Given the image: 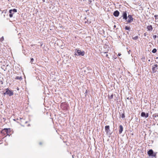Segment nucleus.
Returning <instances> with one entry per match:
<instances>
[{"mask_svg": "<svg viewBox=\"0 0 158 158\" xmlns=\"http://www.w3.org/2000/svg\"><path fill=\"white\" fill-rule=\"evenodd\" d=\"M22 79L21 77H19V76H17L15 78V79H17V80H21Z\"/></svg>", "mask_w": 158, "mask_h": 158, "instance_id": "19", "label": "nucleus"}, {"mask_svg": "<svg viewBox=\"0 0 158 158\" xmlns=\"http://www.w3.org/2000/svg\"><path fill=\"white\" fill-rule=\"evenodd\" d=\"M106 57L107 58H109V57L108 55V54H106Z\"/></svg>", "mask_w": 158, "mask_h": 158, "instance_id": "28", "label": "nucleus"}, {"mask_svg": "<svg viewBox=\"0 0 158 158\" xmlns=\"http://www.w3.org/2000/svg\"><path fill=\"white\" fill-rule=\"evenodd\" d=\"M1 132L5 137L7 135H10L11 134L10 128H4L2 130Z\"/></svg>", "mask_w": 158, "mask_h": 158, "instance_id": "1", "label": "nucleus"}, {"mask_svg": "<svg viewBox=\"0 0 158 158\" xmlns=\"http://www.w3.org/2000/svg\"><path fill=\"white\" fill-rule=\"evenodd\" d=\"M157 52V50L156 48L153 49L152 51V52L153 53H155Z\"/></svg>", "mask_w": 158, "mask_h": 158, "instance_id": "18", "label": "nucleus"}, {"mask_svg": "<svg viewBox=\"0 0 158 158\" xmlns=\"http://www.w3.org/2000/svg\"><path fill=\"white\" fill-rule=\"evenodd\" d=\"M149 156H152V157H156V153L154 152L152 149H150L147 152Z\"/></svg>", "mask_w": 158, "mask_h": 158, "instance_id": "2", "label": "nucleus"}, {"mask_svg": "<svg viewBox=\"0 0 158 158\" xmlns=\"http://www.w3.org/2000/svg\"><path fill=\"white\" fill-rule=\"evenodd\" d=\"M76 52L77 53L78 55H81L83 56L85 55V53L84 51H81V50L79 49H76Z\"/></svg>", "mask_w": 158, "mask_h": 158, "instance_id": "5", "label": "nucleus"}, {"mask_svg": "<svg viewBox=\"0 0 158 158\" xmlns=\"http://www.w3.org/2000/svg\"><path fill=\"white\" fill-rule=\"evenodd\" d=\"M153 117L154 119H158V114H155L153 115Z\"/></svg>", "mask_w": 158, "mask_h": 158, "instance_id": "14", "label": "nucleus"}, {"mask_svg": "<svg viewBox=\"0 0 158 158\" xmlns=\"http://www.w3.org/2000/svg\"><path fill=\"white\" fill-rule=\"evenodd\" d=\"M147 29L148 31H152L153 29V28L151 25H148L147 27Z\"/></svg>", "mask_w": 158, "mask_h": 158, "instance_id": "13", "label": "nucleus"}, {"mask_svg": "<svg viewBox=\"0 0 158 158\" xmlns=\"http://www.w3.org/2000/svg\"><path fill=\"white\" fill-rule=\"evenodd\" d=\"M148 117V113H147L146 114V116H145V117L146 118H147Z\"/></svg>", "mask_w": 158, "mask_h": 158, "instance_id": "24", "label": "nucleus"}, {"mask_svg": "<svg viewBox=\"0 0 158 158\" xmlns=\"http://www.w3.org/2000/svg\"><path fill=\"white\" fill-rule=\"evenodd\" d=\"M5 137L1 133V132H0V141L2 139H3Z\"/></svg>", "mask_w": 158, "mask_h": 158, "instance_id": "15", "label": "nucleus"}, {"mask_svg": "<svg viewBox=\"0 0 158 158\" xmlns=\"http://www.w3.org/2000/svg\"><path fill=\"white\" fill-rule=\"evenodd\" d=\"M156 37H157V36L156 35H154L153 36V38L154 39H155L156 38Z\"/></svg>", "mask_w": 158, "mask_h": 158, "instance_id": "25", "label": "nucleus"}, {"mask_svg": "<svg viewBox=\"0 0 158 158\" xmlns=\"http://www.w3.org/2000/svg\"><path fill=\"white\" fill-rule=\"evenodd\" d=\"M119 11L118 10H116L114 12L113 15L115 17H118L119 15Z\"/></svg>", "mask_w": 158, "mask_h": 158, "instance_id": "12", "label": "nucleus"}, {"mask_svg": "<svg viewBox=\"0 0 158 158\" xmlns=\"http://www.w3.org/2000/svg\"><path fill=\"white\" fill-rule=\"evenodd\" d=\"M138 36H136L132 38L134 40H137V39H138Z\"/></svg>", "mask_w": 158, "mask_h": 158, "instance_id": "20", "label": "nucleus"}, {"mask_svg": "<svg viewBox=\"0 0 158 158\" xmlns=\"http://www.w3.org/2000/svg\"><path fill=\"white\" fill-rule=\"evenodd\" d=\"M113 94H112L110 95H108V98L109 100H111L113 98Z\"/></svg>", "mask_w": 158, "mask_h": 158, "instance_id": "16", "label": "nucleus"}, {"mask_svg": "<svg viewBox=\"0 0 158 158\" xmlns=\"http://www.w3.org/2000/svg\"><path fill=\"white\" fill-rule=\"evenodd\" d=\"M9 12L10 13L9 16L10 18H12L14 13L17 12V10L15 9H14L13 10H10Z\"/></svg>", "mask_w": 158, "mask_h": 158, "instance_id": "3", "label": "nucleus"}, {"mask_svg": "<svg viewBox=\"0 0 158 158\" xmlns=\"http://www.w3.org/2000/svg\"><path fill=\"white\" fill-rule=\"evenodd\" d=\"M33 61H34V59H33V58H31V62H33Z\"/></svg>", "mask_w": 158, "mask_h": 158, "instance_id": "26", "label": "nucleus"}, {"mask_svg": "<svg viewBox=\"0 0 158 158\" xmlns=\"http://www.w3.org/2000/svg\"><path fill=\"white\" fill-rule=\"evenodd\" d=\"M123 130V127L122 125H120L119 126V133L121 134Z\"/></svg>", "mask_w": 158, "mask_h": 158, "instance_id": "11", "label": "nucleus"}, {"mask_svg": "<svg viewBox=\"0 0 158 158\" xmlns=\"http://www.w3.org/2000/svg\"><path fill=\"white\" fill-rule=\"evenodd\" d=\"M125 29L126 30H129L130 29V27H128L127 26H126L125 27Z\"/></svg>", "mask_w": 158, "mask_h": 158, "instance_id": "22", "label": "nucleus"}, {"mask_svg": "<svg viewBox=\"0 0 158 158\" xmlns=\"http://www.w3.org/2000/svg\"><path fill=\"white\" fill-rule=\"evenodd\" d=\"M128 19L127 21V23H130L133 21V18L131 15H129L128 16Z\"/></svg>", "mask_w": 158, "mask_h": 158, "instance_id": "7", "label": "nucleus"}, {"mask_svg": "<svg viewBox=\"0 0 158 158\" xmlns=\"http://www.w3.org/2000/svg\"><path fill=\"white\" fill-rule=\"evenodd\" d=\"M141 115L142 117H145L146 116V114L144 112H142L141 113Z\"/></svg>", "mask_w": 158, "mask_h": 158, "instance_id": "17", "label": "nucleus"}, {"mask_svg": "<svg viewBox=\"0 0 158 158\" xmlns=\"http://www.w3.org/2000/svg\"><path fill=\"white\" fill-rule=\"evenodd\" d=\"M61 107L64 110H66L67 107V105L65 102H63L61 104Z\"/></svg>", "mask_w": 158, "mask_h": 158, "instance_id": "8", "label": "nucleus"}, {"mask_svg": "<svg viewBox=\"0 0 158 158\" xmlns=\"http://www.w3.org/2000/svg\"><path fill=\"white\" fill-rule=\"evenodd\" d=\"M158 68V66L157 64H155L154 65L152 66V72L153 73H154L156 72V69Z\"/></svg>", "mask_w": 158, "mask_h": 158, "instance_id": "4", "label": "nucleus"}, {"mask_svg": "<svg viewBox=\"0 0 158 158\" xmlns=\"http://www.w3.org/2000/svg\"><path fill=\"white\" fill-rule=\"evenodd\" d=\"M154 16L155 18V19H156V18L158 16V15H155Z\"/></svg>", "mask_w": 158, "mask_h": 158, "instance_id": "27", "label": "nucleus"}, {"mask_svg": "<svg viewBox=\"0 0 158 158\" xmlns=\"http://www.w3.org/2000/svg\"><path fill=\"white\" fill-rule=\"evenodd\" d=\"M107 53V52H103V53L104 54H105V53Z\"/></svg>", "mask_w": 158, "mask_h": 158, "instance_id": "31", "label": "nucleus"}, {"mask_svg": "<svg viewBox=\"0 0 158 158\" xmlns=\"http://www.w3.org/2000/svg\"><path fill=\"white\" fill-rule=\"evenodd\" d=\"M6 93L7 94L9 95V96H11L13 95L14 93L12 90H9L8 88L6 89Z\"/></svg>", "mask_w": 158, "mask_h": 158, "instance_id": "6", "label": "nucleus"}, {"mask_svg": "<svg viewBox=\"0 0 158 158\" xmlns=\"http://www.w3.org/2000/svg\"><path fill=\"white\" fill-rule=\"evenodd\" d=\"M123 19H125V20L127 19V11H126L123 12Z\"/></svg>", "mask_w": 158, "mask_h": 158, "instance_id": "9", "label": "nucleus"}, {"mask_svg": "<svg viewBox=\"0 0 158 158\" xmlns=\"http://www.w3.org/2000/svg\"><path fill=\"white\" fill-rule=\"evenodd\" d=\"M121 55V53H118V56H120Z\"/></svg>", "mask_w": 158, "mask_h": 158, "instance_id": "29", "label": "nucleus"}, {"mask_svg": "<svg viewBox=\"0 0 158 158\" xmlns=\"http://www.w3.org/2000/svg\"><path fill=\"white\" fill-rule=\"evenodd\" d=\"M6 94H7V93H6V92L5 93H3L4 95H5Z\"/></svg>", "mask_w": 158, "mask_h": 158, "instance_id": "30", "label": "nucleus"}, {"mask_svg": "<svg viewBox=\"0 0 158 158\" xmlns=\"http://www.w3.org/2000/svg\"><path fill=\"white\" fill-rule=\"evenodd\" d=\"M105 131L106 133L108 134L109 133V131H110V127L109 126H106L105 127Z\"/></svg>", "mask_w": 158, "mask_h": 158, "instance_id": "10", "label": "nucleus"}, {"mask_svg": "<svg viewBox=\"0 0 158 158\" xmlns=\"http://www.w3.org/2000/svg\"><path fill=\"white\" fill-rule=\"evenodd\" d=\"M121 118H124L125 117V114L124 113L122 114H121Z\"/></svg>", "mask_w": 158, "mask_h": 158, "instance_id": "21", "label": "nucleus"}, {"mask_svg": "<svg viewBox=\"0 0 158 158\" xmlns=\"http://www.w3.org/2000/svg\"><path fill=\"white\" fill-rule=\"evenodd\" d=\"M144 35L145 36V33L144 34Z\"/></svg>", "mask_w": 158, "mask_h": 158, "instance_id": "32", "label": "nucleus"}, {"mask_svg": "<svg viewBox=\"0 0 158 158\" xmlns=\"http://www.w3.org/2000/svg\"><path fill=\"white\" fill-rule=\"evenodd\" d=\"M4 40V38L3 37H2L0 39V40L1 42H2Z\"/></svg>", "mask_w": 158, "mask_h": 158, "instance_id": "23", "label": "nucleus"}]
</instances>
